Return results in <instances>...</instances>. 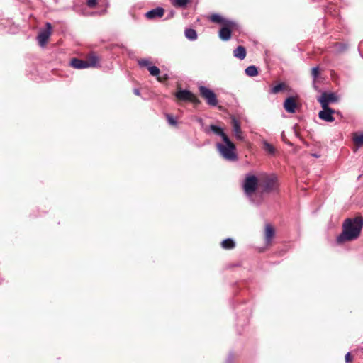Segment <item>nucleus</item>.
Listing matches in <instances>:
<instances>
[{
    "mask_svg": "<svg viewBox=\"0 0 363 363\" xmlns=\"http://www.w3.org/2000/svg\"><path fill=\"white\" fill-rule=\"evenodd\" d=\"M176 97L182 101H190L192 102L197 101V99L194 94L188 90H180L177 92Z\"/></svg>",
    "mask_w": 363,
    "mask_h": 363,
    "instance_id": "obj_11",
    "label": "nucleus"
},
{
    "mask_svg": "<svg viewBox=\"0 0 363 363\" xmlns=\"http://www.w3.org/2000/svg\"><path fill=\"white\" fill-rule=\"evenodd\" d=\"M277 187V182L276 178H268L264 184V191L269 192L275 190Z\"/></svg>",
    "mask_w": 363,
    "mask_h": 363,
    "instance_id": "obj_14",
    "label": "nucleus"
},
{
    "mask_svg": "<svg viewBox=\"0 0 363 363\" xmlns=\"http://www.w3.org/2000/svg\"><path fill=\"white\" fill-rule=\"evenodd\" d=\"M363 227V218L357 216L354 218H347L342 224V231L337 238L338 243L352 241L357 239Z\"/></svg>",
    "mask_w": 363,
    "mask_h": 363,
    "instance_id": "obj_1",
    "label": "nucleus"
},
{
    "mask_svg": "<svg viewBox=\"0 0 363 363\" xmlns=\"http://www.w3.org/2000/svg\"><path fill=\"white\" fill-rule=\"evenodd\" d=\"M209 129L215 135L220 136L222 140H224L225 138H229L224 132L223 129L220 126L216 125H211L209 126Z\"/></svg>",
    "mask_w": 363,
    "mask_h": 363,
    "instance_id": "obj_16",
    "label": "nucleus"
},
{
    "mask_svg": "<svg viewBox=\"0 0 363 363\" xmlns=\"http://www.w3.org/2000/svg\"><path fill=\"white\" fill-rule=\"evenodd\" d=\"M97 0H87V5L90 8H94L96 6Z\"/></svg>",
    "mask_w": 363,
    "mask_h": 363,
    "instance_id": "obj_30",
    "label": "nucleus"
},
{
    "mask_svg": "<svg viewBox=\"0 0 363 363\" xmlns=\"http://www.w3.org/2000/svg\"><path fill=\"white\" fill-rule=\"evenodd\" d=\"M199 92L201 96L206 101L207 104L212 106H216L218 104V100L215 93L204 86H200Z\"/></svg>",
    "mask_w": 363,
    "mask_h": 363,
    "instance_id": "obj_5",
    "label": "nucleus"
},
{
    "mask_svg": "<svg viewBox=\"0 0 363 363\" xmlns=\"http://www.w3.org/2000/svg\"><path fill=\"white\" fill-rule=\"evenodd\" d=\"M184 35L185 37L191 41L196 40L198 38L196 31L192 28L186 29L184 31Z\"/></svg>",
    "mask_w": 363,
    "mask_h": 363,
    "instance_id": "obj_18",
    "label": "nucleus"
},
{
    "mask_svg": "<svg viewBox=\"0 0 363 363\" xmlns=\"http://www.w3.org/2000/svg\"><path fill=\"white\" fill-rule=\"evenodd\" d=\"M232 133L234 137L238 140H244L245 137L241 129L240 123L235 117L231 118Z\"/></svg>",
    "mask_w": 363,
    "mask_h": 363,
    "instance_id": "obj_9",
    "label": "nucleus"
},
{
    "mask_svg": "<svg viewBox=\"0 0 363 363\" xmlns=\"http://www.w3.org/2000/svg\"><path fill=\"white\" fill-rule=\"evenodd\" d=\"M345 362L346 363H350L351 362V357L350 352H347L345 355Z\"/></svg>",
    "mask_w": 363,
    "mask_h": 363,
    "instance_id": "obj_31",
    "label": "nucleus"
},
{
    "mask_svg": "<svg viewBox=\"0 0 363 363\" xmlns=\"http://www.w3.org/2000/svg\"><path fill=\"white\" fill-rule=\"evenodd\" d=\"M216 149L220 155L225 160L235 162L238 160L235 145L229 138H225L224 140L216 144Z\"/></svg>",
    "mask_w": 363,
    "mask_h": 363,
    "instance_id": "obj_2",
    "label": "nucleus"
},
{
    "mask_svg": "<svg viewBox=\"0 0 363 363\" xmlns=\"http://www.w3.org/2000/svg\"><path fill=\"white\" fill-rule=\"evenodd\" d=\"M138 63L141 67H148L149 66H150L149 60H146V59L140 60L138 62Z\"/></svg>",
    "mask_w": 363,
    "mask_h": 363,
    "instance_id": "obj_29",
    "label": "nucleus"
},
{
    "mask_svg": "<svg viewBox=\"0 0 363 363\" xmlns=\"http://www.w3.org/2000/svg\"><path fill=\"white\" fill-rule=\"evenodd\" d=\"M235 243L231 238H227L222 241L221 247L225 250H231L234 248Z\"/></svg>",
    "mask_w": 363,
    "mask_h": 363,
    "instance_id": "obj_20",
    "label": "nucleus"
},
{
    "mask_svg": "<svg viewBox=\"0 0 363 363\" xmlns=\"http://www.w3.org/2000/svg\"><path fill=\"white\" fill-rule=\"evenodd\" d=\"M312 76L315 79L319 74V68L318 67H313L311 71Z\"/></svg>",
    "mask_w": 363,
    "mask_h": 363,
    "instance_id": "obj_28",
    "label": "nucleus"
},
{
    "mask_svg": "<svg viewBox=\"0 0 363 363\" xmlns=\"http://www.w3.org/2000/svg\"><path fill=\"white\" fill-rule=\"evenodd\" d=\"M334 113L335 111L333 109L326 106L323 108V110L318 113V117L326 122H333L335 121V118L333 116Z\"/></svg>",
    "mask_w": 363,
    "mask_h": 363,
    "instance_id": "obj_10",
    "label": "nucleus"
},
{
    "mask_svg": "<svg viewBox=\"0 0 363 363\" xmlns=\"http://www.w3.org/2000/svg\"><path fill=\"white\" fill-rule=\"evenodd\" d=\"M284 108L288 113H295L296 108V103L294 99L292 97H288L284 102Z\"/></svg>",
    "mask_w": 363,
    "mask_h": 363,
    "instance_id": "obj_13",
    "label": "nucleus"
},
{
    "mask_svg": "<svg viewBox=\"0 0 363 363\" xmlns=\"http://www.w3.org/2000/svg\"><path fill=\"white\" fill-rule=\"evenodd\" d=\"M98 58L96 56H91L89 60H82L77 58L72 60L70 65L76 69H85L90 67L96 66Z\"/></svg>",
    "mask_w": 363,
    "mask_h": 363,
    "instance_id": "obj_4",
    "label": "nucleus"
},
{
    "mask_svg": "<svg viewBox=\"0 0 363 363\" xmlns=\"http://www.w3.org/2000/svg\"><path fill=\"white\" fill-rule=\"evenodd\" d=\"M233 56L239 60H244L246 57V50L245 47L240 45L233 50Z\"/></svg>",
    "mask_w": 363,
    "mask_h": 363,
    "instance_id": "obj_17",
    "label": "nucleus"
},
{
    "mask_svg": "<svg viewBox=\"0 0 363 363\" xmlns=\"http://www.w3.org/2000/svg\"><path fill=\"white\" fill-rule=\"evenodd\" d=\"M245 72L249 77H255L258 74V69L256 66L250 65L245 69Z\"/></svg>",
    "mask_w": 363,
    "mask_h": 363,
    "instance_id": "obj_21",
    "label": "nucleus"
},
{
    "mask_svg": "<svg viewBox=\"0 0 363 363\" xmlns=\"http://www.w3.org/2000/svg\"><path fill=\"white\" fill-rule=\"evenodd\" d=\"M148 70L150 74L152 76H158L160 73V69L157 67L153 65L149 66Z\"/></svg>",
    "mask_w": 363,
    "mask_h": 363,
    "instance_id": "obj_26",
    "label": "nucleus"
},
{
    "mask_svg": "<svg viewBox=\"0 0 363 363\" xmlns=\"http://www.w3.org/2000/svg\"><path fill=\"white\" fill-rule=\"evenodd\" d=\"M164 13V10L162 7H157L154 9H152L147 11L145 13V17L148 19H154L156 18H161L163 16Z\"/></svg>",
    "mask_w": 363,
    "mask_h": 363,
    "instance_id": "obj_12",
    "label": "nucleus"
},
{
    "mask_svg": "<svg viewBox=\"0 0 363 363\" xmlns=\"http://www.w3.org/2000/svg\"><path fill=\"white\" fill-rule=\"evenodd\" d=\"M189 2V0H171V4L177 8H184Z\"/></svg>",
    "mask_w": 363,
    "mask_h": 363,
    "instance_id": "obj_22",
    "label": "nucleus"
},
{
    "mask_svg": "<svg viewBox=\"0 0 363 363\" xmlns=\"http://www.w3.org/2000/svg\"><path fill=\"white\" fill-rule=\"evenodd\" d=\"M211 21L213 23H220L223 26L226 24V22H230V20L223 18L219 14H213L211 16L210 18Z\"/></svg>",
    "mask_w": 363,
    "mask_h": 363,
    "instance_id": "obj_19",
    "label": "nucleus"
},
{
    "mask_svg": "<svg viewBox=\"0 0 363 363\" xmlns=\"http://www.w3.org/2000/svg\"><path fill=\"white\" fill-rule=\"evenodd\" d=\"M258 186V179L256 176L248 174L246 175L245 179L242 183V188L245 195L254 202L252 200V195L257 190Z\"/></svg>",
    "mask_w": 363,
    "mask_h": 363,
    "instance_id": "obj_3",
    "label": "nucleus"
},
{
    "mask_svg": "<svg viewBox=\"0 0 363 363\" xmlns=\"http://www.w3.org/2000/svg\"><path fill=\"white\" fill-rule=\"evenodd\" d=\"M353 140L357 146L363 145V133H355L353 136Z\"/></svg>",
    "mask_w": 363,
    "mask_h": 363,
    "instance_id": "obj_23",
    "label": "nucleus"
},
{
    "mask_svg": "<svg viewBox=\"0 0 363 363\" xmlns=\"http://www.w3.org/2000/svg\"><path fill=\"white\" fill-rule=\"evenodd\" d=\"M274 236V230L273 227L269 224H267L265 225V232H264L265 242L267 245L270 244Z\"/></svg>",
    "mask_w": 363,
    "mask_h": 363,
    "instance_id": "obj_15",
    "label": "nucleus"
},
{
    "mask_svg": "<svg viewBox=\"0 0 363 363\" xmlns=\"http://www.w3.org/2000/svg\"><path fill=\"white\" fill-rule=\"evenodd\" d=\"M263 145H264V150L267 152H268L270 155H274V154L275 149H274V147L271 144H269L267 141H264L263 142Z\"/></svg>",
    "mask_w": 363,
    "mask_h": 363,
    "instance_id": "obj_24",
    "label": "nucleus"
},
{
    "mask_svg": "<svg viewBox=\"0 0 363 363\" xmlns=\"http://www.w3.org/2000/svg\"><path fill=\"white\" fill-rule=\"evenodd\" d=\"M167 118L170 125H177V120L175 118H174L171 115L167 114Z\"/></svg>",
    "mask_w": 363,
    "mask_h": 363,
    "instance_id": "obj_27",
    "label": "nucleus"
},
{
    "mask_svg": "<svg viewBox=\"0 0 363 363\" xmlns=\"http://www.w3.org/2000/svg\"><path fill=\"white\" fill-rule=\"evenodd\" d=\"M45 26L46 28L40 30L37 37L38 43L41 47H44L46 45L52 33V27L51 23H46Z\"/></svg>",
    "mask_w": 363,
    "mask_h": 363,
    "instance_id": "obj_7",
    "label": "nucleus"
},
{
    "mask_svg": "<svg viewBox=\"0 0 363 363\" xmlns=\"http://www.w3.org/2000/svg\"><path fill=\"white\" fill-rule=\"evenodd\" d=\"M337 101V96L332 92H323L321 96L318 98V101L320 104L322 108H325L328 106L330 103L336 102Z\"/></svg>",
    "mask_w": 363,
    "mask_h": 363,
    "instance_id": "obj_8",
    "label": "nucleus"
},
{
    "mask_svg": "<svg viewBox=\"0 0 363 363\" xmlns=\"http://www.w3.org/2000/svg\"><path fill=\"white\" fill-rule=\"evenodd\" d=\"M133 92H134V94H135V95H138V96H139V95H140V91H139V89H134V91H133Z\"/></svg>",
    "mask_w": 363,
    "mask_h": 363,
    "instance_id": "obj_32",
    "label": "nucleus"
},
{
    "mask_svg": "<svg viewBox=\"0 0 363 363\" xmlns=\"http://www.w3.org/2000/svg\"><path fill=\"white\" fill-rule=\"evenodd\" d=\"M235 23L233 21L226 22V24L223 25L219 30V38L223 41L230 40L232 35V30L235 26Z\"/></svg>",
    "mask_w": 363,
    "mask_h": 363,
    "instance_id": "obj_6",
    "label": "nucleus"
},
{
    "mask_svg": "<svg viewBox=\"0 0 363 363\" xmlns=\"http://www.w3.org/2000/svg\"><path fill=\"white\" fill-rule=\"evenodd\" d=\"M284 87L285 84L284 83H279L271 89L270 93L274 94H277L279 91H282L284 89Z\"/></svg>",
    "mask_w": 363,
    "mask_h": 363,
    "instance_id": "obj_25",
    "label": "nucleus"
}]
</instances>
